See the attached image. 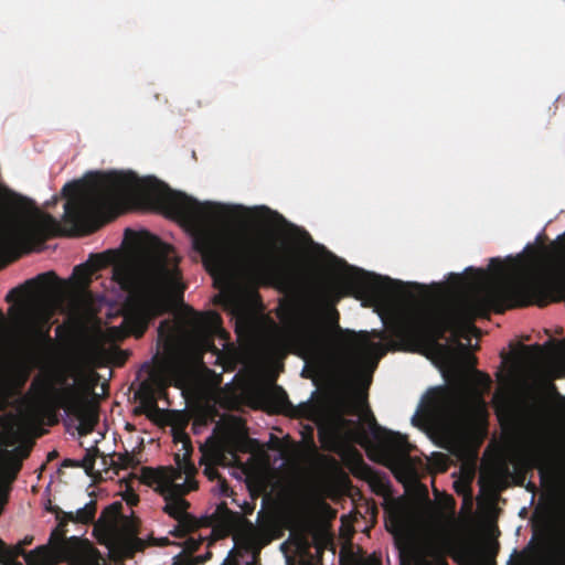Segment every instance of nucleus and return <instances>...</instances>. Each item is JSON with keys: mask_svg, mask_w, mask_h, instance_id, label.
Returning a JSON list of instances; mask_svg holds the SVG:
<instances>
[{"mask_svg": "<svg viewBox=\"0 0 565 565\" xmlns=\"http://www.w3.org/2000/svg\"><path fill=\"white\" fill-rule=\"evenodd\" d=\"M448 281L455 289L469 285L475 292L455 302L431 303L394 315L387 324L393 350H409L428 343L440 353H450L449 345L439 343L450 332L467 363L473 365L476 358L458 339L469 340L479 332L473 324L476 318L487 317L490 311L502 313L531 305L545 307L561 300L565 295V262L531 249L527 254L509 257L507 265L500 258H491L489 271L468 268L466 276L451 273Z\"/></svg>", "mask_w": 565, "mask_h": 565, "instance_id": "nucleus-1", "label": "nucleus"}, {"mask_svg": "<svg viewBox=\"0 0 565 565\" xmlns=\"http://www.w3.org/2000/svg\"><path fill=\"white\" fill-rule=\"evenodd\" d=\"M147 195L167 216L189 228L192 247L211 276L226 280L239 276L286 292L303 291L307 275L295 253L275 244L268 245L267 253H258L248 236L234 235L221 227L217 223L231 213L226 205L200 202L163 183L149 186Z\"/></svg>", "mask_w": 565, "mask_h": 565, "instance_id": "nucleus-2", "label": "nucleus"}, {"mask_svg": "<svg viewBox=\"0 0 565 565\" xmlns=\"http://www.w3.org/2000/svg\"><path fill=\"white\" fill-rule=\"evenodd\" d=\"M126 238L131 236L136 247L145 253L139 266H116L114 280L128 292L125 322L130 332L140 338L157 317L169 312L174 301H182L181 271L174 248L149 233L139 237L127 228Z\"/></svg>", "mask_w": 565, "mask_h": 565, "instance_id": "nucleus-3", "label": "nucleus"}, {"mask_svg": "<svg viewBox=\"0 0 565 565\" xmlns=\"http://www.w3.org/2000/svg\"><path fill=\"white\" fill-rule=\"evenodd\" d=\"M373 285L364 277L352 276L340 285L326 286L316 301L307 306L284 334L275 340L278 350L291 352L308 364L321 366L328 355L332 333L351 352L359 348L355 332L339 326L340 315L335 305L345 296L361 299L372 294Z\"/></svg>", "mask_w": 565, "mask_h": 565, "instance_id": "nucleus-4", "label": "nucleus"}, {"mask_svg": "<svg viewBox=\"0 0 565 565\" xmlns=\"http://www.w3.org/2000/svg\"><path fill=\"white\" fill-rule=\"evenodd\" d=\"M139 181L132 174L95 173L85 181L66 183L62 193L67 198L63 221L67 236H82L103 225L104 214L136 191Z\"/></svg>", "mask_w": 565, "mask_h": 565, "instance_id": "nucleus-5", "label": "nucleus"}, {"mask_svg": "<svg viewBox=\"0 0 565 565\" xmlns=\"http://www.w3.org/2000/svg\"><path fill=\"white\" fill-rule=\"evenodd\" d=\"M62 232L56 218L40 212L32 200L0 186V247L25 245L34 233L53 236Z\"/></svg>", "mask_w": 565, "mask_h": 565, "instance_id": "nucleus-6", "label": "nucleus"}, {"mask_svg": "<svg viewBox=\"0 0 565 565\" xmlns=\"http://www.w3.org/2000/svg\"><path fill=\"white\" fill-rule=\"evenodd\" d=\"M367 420L373 440L358 420L348 419L340 414L335 417V425L338 430H345L348 439L365 448L369 458L373 461L391 467L399 458L409 455L411 445L405 436L381 427L370 409Z\"/></svg>", "mask_w": 565, "mask_h": 565, "instance_id": "nucleus-7", "label": "nucleus"}, {"mask_svg": "<svg viewBox=\"0 0 565 565\" xmlns=\"http://www.w3.org/2000/svg\"><path fill=\"white\" fill-rule=\"evenodd\" d=\"M29 393L36 408L45 413H55L64 409L74 415L78 420V434L86 436L90 434L98 423V414L86 395L77 385L56 388L53 383L45 379H38L30 385Z\"/></svg>", "mask_w": 565, "mask_h": 565, "instance_id": "nucleus-8", "label": "nucleus"}, {"mask_svg": "<svg viewBox=\"0 0 565 565\" xmlns=\"http://www.w3.org/2000/svg\"><path fill=\"white\" fill-rule=\"evenodd\" d=\"M175 521L186 535L201 526L212 527L213 533L220 539L234 535L246 536L248 540H252L255 532L253 523L241 513L230 510L225 502L217 504L211 515L201 520L186 512Z\"/></svg>", "mask_w": 565, "mask_h": 565, "instance_id": "nucleus-9", "label": "nucleus"}, {"mask_svg": "<svg viewBox=\"0 0 565 565\" xmlns=\"http://www.w3.org/2000/svg\"><path fill=\"white\" fill-rule=\"evenodd\" d=\"M189 456L190 455L188 452L182 457L180 455L175 456L178 470L173 472L170 493L166 497L163 511L174 520L184 515L190 507V503L181 495L198 488V482L194 479L196 469L191 462Z\"/></svg>", "mask_w": 565, "mask_h": 565, "instance_id": "nucleus-10", "label": "nucleus"}, {"mask_svg": "<svg viewBox=\"0 0 565 565\" xmlns=\"http://www.w3.org/2000/svg\"><path fill=\"white\" fill-rule=\"evenodd\" d=\"M139 520L131 515H124L116 530L108 537L107 547L109 558L115 564H120L131 558L135 553L142 548V541L138 537Z\"/></svg>", "mask_w": 565, "mask_h": 565, "instance_id": "nucleus-11", "label": "nucleus"}, {"mask_svg": "<svg viewBox=\"0 0 565 565\" xmlns=\"http://www.w3.org/2000/svg\"><path fill=\"white\" fill-rule=\"evenodd\" d=\"M181 372L182 366L177 361H163L158 371H152L149 379L139 384L137 396L143 404H156L157 388L167 387Z\"/></svg>", "mask_w": 565, "mask_h": 565, "instance_id": "nucleus-12", "label": "nucleus"}, {"mask_svg": "<svg viewBox=\"0 0 565 565\" xmlns=\"http://www.w3.org/2000/svg\"><path fill=\"white\" fill-rule=\"evenodd\" d=\"M64 547L68 565H106L102 553L87 539L71 536Z\"/></svg>", "mask_w": 565, "mask_h": 565, "instance_id": "nucleus-13", "label": "nucleus"}, {"mask_svg": "<svg viewBox=\"0 0 565 565\" xmlns=\"http://www.w3.org/2000/svg\"><path fill=\"white\" fill-rule=\"evenodd\" d=\"M54 565L51 551L47 545H40L31 552H26L18 542L14 545L6 543L2 565Z\"/></svg>", "mask_w": 565, "mask_h": 565, "instance_id": "nucleus-14", "label": "nucleus"}, {"mask_svg": "<svg viewBox=\"0 0 565 565\" xmlns=\"http://www.w3.org/2000/svg\"><path fill=\"white\" fill-rule=\"evenodd\" d=\"M56 280L57 277L54 271L40 274L35 278L26 280L24 285L11 289L6 300L10 302L13 300V297H22L25 292L47 291L53 287Z\"/></svg>", "mask_w": 565, "mask_h": 565, "instance_id": "nucleus-15", "label": "nucleus"}, {"mask_svg": "<svg viewBox=\"0 0 565 565\" xmlns=\"http://www.w3.org/2000/svg\"><path fill=\"white\" fill-rule=\"evenodd\" d=\"M344 460L354 477L370 483H374L379 479L377 472L363 460L361 452L356 448L349 447L345 451Z\"/></svg>", "mask_w": 565, "mask_h": 565, "instance_id": "nucleus-16", "label": "nucleus"}, {"mask_svg": "<svg viewBox=\"0 0 565 565\" xmlns=\"http://www.w3.org/2000/svg\"><path fill=\"white\" fill-rule=\"evenodd\" d=\"M445 550L444 543L428 542L424 544L414 554L415 565H448Z\"/></svg>", "mask_w": 565, "mask_h": 565, "instance_id": "nucleus-17", "label": "nucleus"}, {"mask_svg": "<svg viewBox=\"0 0 565 565\" xmlns=\"http://www.w3.org/2000/svg\"><path fill=\"white\" fill-rule=\"evenodd\" d=\"M107 263L108 259L104 255H94L92 256L89 263L78 265L74 268L73 278L79 287L87 288L92 282V276L95 274V271L102 267H105Z\"/></svg>", "mask_w": 565, "mask_h": 565, "instance_id": "nucleus-18", "label": "nucleus"}, {"mask_svg": "<svg viewBox=\"0 0 565 565\" xmlns=\"http://www.w3.org/2000/svg\"><path fill=\"white\" fill-rule=\"evenodd\" d=\"M67 524L68 521H66V518H63L61 521H57L56 527L50 534L49 543L46 545L51 551L52 562L54 564L56 563L55 561H53L54 557L63 562L66 561V553L64 546L71 540V537L65 536V527Z\"/></svg>", "mask_w": 565, "mask_h": 565, "instance_id": "nucleus-19", "label": "nucleus"}, {"mask_svg": "<svg viewBox=\"0 0 565 565\" xmlns=\"http://www.w3.org/2000/svg\"><path fill=\"white\" fill-rule=\"evenodd\" d=\"M122 516V503L120 501L113 502L102 511L98 525L105 529L109 537Z\"/></svg>", "mask_w": 565, "mask_h": 565, "instance_id": "nucleus-20", "label": "nucleus"}, {"mask_svg": "<svg viewBox=\"0 0 565 565\" xmlns=\"http://www.w3.org/2000/svg\"><path fill=\"white\" fill-rule=\"evenodd\" d=\"M191 312V323L198 330L217 329L222 323L221 316L215 311L200 313L189 308Z\"/></svg>", "mask_w": 565, "mask_h": 565, "instance_id": "nucleus-21", "label": "nucleus"}, {"mask_svg": "<svg viewBox=\"0 0 565 565\" xmlns=\"http://www.w3.org/2000/svg\"><path fill=\"white\" fill-rule=\"evenodd\" d=\"M533 466L539 469L540 479L542 482H545L547 479H556L559 476L558 465L544 457L540 456L534 458V462L532 465H527L525 471Z\"/></svg>", "mask_w": 565, "mask_h": 565, "instance_id": "nucleus-22", "label": "nucleus"}, {"mask_svg": "<svg viewBox=\"0 0 565 565\" xmlns=\"http://www.w3.org/2000/svg\"><path fill=\"white\" fill-rule=\"evenodd\" d=\"M97 511V502L95 500H90L83 508H79L75 513L67 512L65 514L66 521L89 524L94 522L95 515Z\"/></svg>", "mask_w": 565, "mask_h": 565, "instance_id": "nucleus-23", "label": "nucleus"}, {"mask_svg": "<svg viewBox=\"0 0 565 565\" xmlns=\"http://www.w3.org/2000/svg\"><path fill=\"white\" fill-rule=\"evenodd\" d=\"M139 463L140 460L128 450L125 452H114L109 456V466L116 473L120 469L137 468Z\"/></svg>", "mask_w": 565, "mask_h": 565, "instance_id": "nucleus-24", "label": "nucleus"}, {"mask_svg": "<svg viewBox=\"0 0 565 565\" xmlns=\"http://www.w3.org/2000/svg\"><path fill=\"white\" fill-rule=\"evenodd\" d=\"M71 377V374L68 372L67 367H56L52 370L50 373L45 375H38L32 381L31 385L38 380V379H45L53 383L54 387L62 388L68 386V380Z\"/></svg>", "mask_w": 565, "mask_h": 565, "instance_id": "nucleus-25", "label": "nucleus"}, {"mask_svg": "<svg viewBox=\"0 0 565 565\" xmlns=\"http://www.w3.org/2000/svg\"><path fill=\"white\" fill-rule=\"evenodd\" d=\"M7 319L0 310V333L6 329ZM11 381V366L0 363V395L8 388Z\"/></svg>", "mask_w": 565, "mask_h": 565, "instance_id": "nucleus-26", "label": "nucleus"}, {"mask_svg": "<svg viewBox=\"0 0 565 565\" xmlns=\"http://www.w3.org/2000/svg\"><path fill=\"white\" fill-rule=\"evenodd\" d=\"M166 476L163 469H153L150 467H143L141 469V481L147 484L160 483L164 480Z\"/></svg>", "mask_w": 565, "mask_h": 565, "instance_id": "nucleus-27", "label": "nucleus"}, {"mask_svg": "<svg viewBox=\"0 0 565 565\" xmlns=\"http://www.w3.org/2000/svg\"><path fill=\"white\" fill-rule=\"evenodd\" d=\"M559 358H557L552 366L553 374L557 379L565 377V339H563L557 348Z\"/></svg>", "mask_w": 565, "mask_h": 565, "instance_id": "nucleus-28", "label": "nucleus"}, {"mask_svg": "<svg viewBox=\"0 0 565 565\" xmlns=\"http://www.w3.org/2000/svg\"><path fill=\"white\" fill-rule=\"evenodd\" d=\"M491 383L492 381L488 374L475 371L473 384L478 395H482L483 393L489 392Z\"/></svg>", "mask_w": 565, "mask_h": 565, "instance_id": "nucleus-29", "label": "nucleus"}, {"mask_svg": "<svg viewBox=\"0 0 565 565\" xmlns=\"http://www.w3.org/2000/svg\"><path fill=\"white\" fill-rule=\"evenodd\" d=\"M99 454V450L97 448H94L93 450H87L86 455L84 456V458L82 459L78 467H82L85 469V472L88 475V476H92L93 475V470H94V467H95V461H96V458Z\"/></svg>", "mask_w": 565, "mask_h": 565, "instance_id": "nucleus-30", "label": "nucleus"}, {"mask_svg": "<svg viewBox=\"0 0 565 565\" xmlns=\"http://www.w3.org/2000/svg\"><path fill=\"white\" fill-rule=\"evenodd\" d=\"M21 467H22V462H21V459L17 458V457H10L8 462H7V469H8V473H9V479H8V482H12L19 471L21 470Z\"/></svg>", "mask_w": 565, "mask_h": 565, "instance_id": "nucleus-31", "label": "nucleus"}, {"mask_svg": "<svg viewBox=\"0 0 565 565\" xmlns=\"http://www.w3.org/2000/svg\"><path fill=\"white\" fill-rule=\"evenodd\" d=\"M342 565H381V563L373 556L355 557L354 555H351L345 563H342Z\"/></svg>", "mask_w": 565, "mask_h": 565, "instance_id": "nucleus-32", "label": "nucleus"}, {"mask_svg": "<svg viewBox=\"0 0 565 565\" xmlns=\"http://www.w3.org/2000/svg\"><path fill=\"white\" fill-rule=\"evenodd\" d=\"M203 541H204V539H202V537H200V539L188 537L183 544L184 552L188 553L189 555L195 553L202 545Z\"/></svg>", "mask_w": 565, "mask_h": 565, "instance_id": "nucleus-33", "label": "nucleus"}, {"mask_svg": "<svg viewBox=\"0 0 565 565\" xmlns=\"http://www.w3.org/2000/svg\"><path fill=\"white\" fill-rule=\"evenodd\" d=\"M124 500L126 503L130 507L136 505L139 502L138 494L130 488H128L125 493L122 494Z\"/></svg>", "mask_w": 565, "mask_h": 565, "instance_id": "nucleus-34", "label": "nucleus"}, {"mask_svg": "<svg viewBox=\"0 0 565 565\" xmlns=\"http://www.w3.org/2000/svg\"><path fill=\"white\" fill-rule=\"evenodd\" d=\"M9 491L10 487L0 481V515L2 514L4 504L8 502Z\"/></svg>", "mask_w": 565, "mask_h": 565, "instance_id": "nucleus-35", "label": "nucleus"}, {"mask_svg": "<svg viewBox=\"0 0 565 565\" xmlns=\"http://www.w3.org/2000/svg\"><path fill=\"white\" fill-rule=\"evenodd\" d=\"M203 473L210 479V480H220L222 479L217 468L213 465H206Z\"/></svg>", "mask_w": 565, "mask_h": 565, "instance_id": "nucleus-36", "label": "nucleus"}, {"mask_svg": "<svg viewBox=\"0 0 565 565\" xmlns=\"http://www.w3.org/2000/svg\"><path fill=\"white\" fill-rule=\"evenodd\" d=\"M172 565H195L193 558L189 555H184L183 552L173 558Z\"/></svg>", "mask_w": 565, "mask_h": 565, "instance_id": "nucleus-37", "label": "nucleus"}, {"mask_svg": "<svg viewBox=\"0 0 565 565\" xmlns=\"http://www.w3.org/2000/svg\"><path fill=\"white\" fill-rule=\"evenodd\" d=\"M365 347L367 348L369 353H379V358L383 356L386 352V350L380 343L365 341Z\"/></svg>", "mask_w": 565, "mask_h": 565, "instance_id": "nucleus-38", "label": "nucleus"}, {"mask_svg": "<svg viewBox=\"0 0 565 565\" xmlns=\"http://www.w3.org/2000/svg\"><path fill=\"white\" fill-rule=\"evenodd\" d=\"M280 391V394L278 396V403H279V407L281 409H287V408H290L292 407L291 403L289 402L288 397H287V394L285 391H282L281 388H279Z\"/></svg>", "mask_w": 565, "mask_h": 565, "instance_id": "nucleus-39", "label": "nucleus"}, {"mask_svg": "<svg viewBox=\"0 0 565 565\" xmlns=\"http://www.w3.org/2000/svg\"><path fill=\"white\" fill-rule=\"evenodd\" d=\"M46 510L51 513H54L57 521H61L63 518H65V514L67 513L63 511L60 507L51 504L50 507L46 508Z\"/></svg>", "mask_w": 565, "mask_h": 565, "instance_id": "nucleus-40", "label": "nucleus"}, {"mask_svg": "<svg viewBox=\"0 0 565 565\" xmlns=\"http://www.w3.org/2000/svg\"><path fill=\"white\" fill-rule=\"evenodd\" d=\"M211 557H212V553L210 551H207L205 554L199 555V556H195L192 558L195 562V565H201V564H204L205 562H207Z\"/></svg>", "mask_w": 565, "mask_h": 565, "instance_id": "nucleus-41", "label": "nucleus"}, {"mask_svg": "<svg viewBox=\"0 0 565 565\" xmlns=\"http://www.w3.org/2000/svg\"><path fill=\"white\" fill-rule=\"evenodd\" d=\"M525 350L532 352L535 356H540L543 354V347L540 344H533L530 347H524Z\"/></svg>", "mask_w": 565, "mask_h": 565, "instance_id": "nucleus-42", "label": "nucleus"}, {"mask_svg": "<svg viewBox=\"0 0 565 565\" xmlns=\"http://www.w3.org/2000/svg\"><path fill=\"white\" fill-rule=\"evenodd\" d=\"M218 483H220L221 494L227 497L231 489H230L228 484L226 483V480L224 478H222L218 480Z\"/></svg>", "mask_w": 565, "mask_h": 565, "instance_id": "nucleus-43", "label": "nucleus"}, {"mask_svg": "<svg viewBox=\"0 0 565 565\" xmlns=\"http://www.w3.org/2000/svg\"><path fill=\"white\" fill-rule=\"evenodd\" d=\"M170 534H171L172 536H174V537H179V539L186 536V534H185V533H183V530H182L181 527H179V524H178V523H177V524L173 526V529L170 531Z\"/></svg>", "mask_w": 565, "mask_h": 565, "instance_id": "nucleus-44", "label": "nucleus"}, {"mask_svg": "<svg viewBox=\"0 0 565 565\" xmlns=\"http://www.w3.org/2000/svg\"><path fill=\"white\" fill-rule=\"evenodd\" d=\"M34 537L32 535H26L23 540H21L19 543L22 547H26L33 543Z\"/></svg>", "mask_w": 565, "mask_h": 565, "instance_id": "nucleus-45", "label": "nucleus"}, {"mask_svg": "<svg viewBox=\"0 0 565 565\" xmlns=\"http://www.w3.org/2000/svg\"><path fill=\"white\" fill-rule=\"evenodd\" d=\"M4 551H6V542L2 539H0V564L1 565L3 562Z\"/></svg>", "mask_w": 565, "mask_h": 565, "instance_id": "nucleus-46", "label": "nucleus"}, {"mask_svg": "<svg viewBox=\"0 0 565 565\" xmlns=\"http://www.w3.org/2000/svg\"><path fill=\"white\" fill-rule=\"evenodd\" d=\"M78 466H79V463L72 459H65L63 461V467H78Z\"/></svg>", "mask_w": 565, "mask_h": 565, "instance_id": "nucleus-47", "label": "nucleus"}, {"mask_svg": "<svg viewBox=\"0 0 565 565\" xmlns=\"http://www.w3.org/2000/svg\"><path fill=\"white\" fill-rule=\"evenodd\" d=\"M57 457H58V452L56 450H53V451L49 452L47 461H52L53 459H55Z\"/></svg>", "mask_w": 565, "mask_h": 565, "instance_id": "nucleus-48", "label": "nucleus"}, {"mask_svg": "<svg viewBox=\"0 0 565 565\" xmlns=\"http://www.w3.org/2000/svg\"><path fill=\"white\" fill-rule=\"evenodd\" d=\"M437 456H438V457L444 461V467L441 468V470H443V471H445V470H446V468H447V465H446V456H445V455H443V454H438Z\"/></svg>", "mask_w": 565, "mask_h": 565, "instance_id": "nucleus-49", "label": "nucleus"}, {"mask_svg": "<svg viewBox=\"0 0 565 565\" xmlns=\"http://www.w3.org/2000/svg\"><path fill=\"white\" fill-rule=\"evenodd\" d=\"M36 334H38V335L43 337V339H44L45 341H51V338H50V334H49V332H47V331H46L45 333L36 332Z\"/></svg>", "mask_w": 565, "mask_h": 565, "instance_id": "nucleus-50", "label": "nucleus"}, {"mask_svg": "<svg viewBox=\"0 0 565 565\" xmlns=\"http://www.w3.org/2000/svg\"><path fill=\"white\" fill-rule=\"evenodd\" d=\"M530 491H534L535 490V484L530 482L526 487Z\"/></svg>", "mask_w": 565, "mask_h": 565, "instance_id": "nucleus-51", "label": "nucleus"}, {"mask_svg": "<svg viewBox=\"0 0 565 565\" xmlns=\"http://www.w3.org/2000/svg\"><path fill=\"white\" fill-rule=\"evenodd\" d=\"M167 324H168V322H167V321H162V322L160 323L159 331H161V330L163 329V327H164V326H167Z\"/></svg>", "mask_w": 565, "mask_h": 565, "instance_id": "nucleus-52", "label": "nucleus"}, {"mask_svg": "<svg viewBox=\"0 0 565 565\" xmlns=\"http://www.w3.org/2000/svg\"><path fill=\"white\" fill-rule=\"evenodd\" d=\"M93 376H94V382H93V384H92V385H94V384L97 382V380H98V375H97V373H94V374H93Z\"/></svg>", "mask_w": 565, "mask_h": 565, "instance_id": "nucleus-53", "label": "nucleus"}, {"mask_svg": "<svg viewBox=\"0 0 565 565\" xmlns=\"http://www.w3.org/2000/svg\"><path fill=\"white\" fill-rule=\"evenodd\" d=\"M103 462H104V465H107V463H108V461H107V457H103Z\"/></svg>", "mask_w": 565, "mask_h": 565, "instance_id": "nucleus-54", "label": "nucleus"}, {"mask_svg": "<svg viewBox=\"0 0 565 565\" xmlns=\"http://www.w3.org/2000/svg\"><path fill=\"white\" fill-rule=\"evenodd\" d=\"M323 434H324L323 431H320V433H319V436H320V438H321V440H322V441H323Z\"/></svg>", "mask_w": 565, "mask_h": 565, "instance_id": "nucleus-55", "label": "nucleus"}]
</instances>
